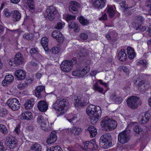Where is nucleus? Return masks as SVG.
<instances>
[{
    "instance_id": "obj_1",
    "label": "nucleus",
    "mask_w": 151,
    "mask_h": 151,
    "mask_svg": "<svg viewBox=\"0 0 151 151\" xmlns=\"http://www.w3.org/2000/svg\"><path fill=\"white\" fill-rule=\"evenodd\" d=\"M68 104L67 100L62 98H59L52 104V108L60 112L59 115H62L66 111Z\"/></svg>"
},
{
    "instance_id": "obj_2",
    "label": "nucleus",
    "mask_w": 151,
    "mask_h": 151,
    "mask_svg": "<svg viewBox=\"0 0 151 151\" xmlns=\"http://www.w3.org/2000/svg\"><path fill=\"white\" fill-rule=\"evenodd\" d=\"M86 110L92 123H96L100 118V111L97 110L95 106L93 105H89L87 107Z\"/></svg>"
},
{
    "instance_id": "obj_3",
    "label": "nucleus",
    "mask_w": 151,
    "mask_h": 151,
    "mask_svg": "<svg viewBox=\"0 0 151 151\" xmlns=\"http://www.w3.org/2000/svg\"><path fill=\"white\" fill-rule=\"evenodd\" d=\"M90 66L86 64L77 67L72 71V74L74 76L83 78L90 72Z\"/></svg>"
},
{
    "instance_id": "obj_4",
    "label": "nucleus",
    "mask_w": 151,
    "mask_h": 151,
    "mask_svg": "<svg viewBox=\"0 0 151 151\" xmlns=\"http://www.w3.org/2000/svg\"><path fill=\"white\" fill-rule=\"evenodd\" d=\"M77 63V59L73 58L71 60H66L63 61L61 64V68L63 71L68 73L70 71L73 65Z\"/></svg>"
},
{
    "instance_id": "obj_5",
    "label": "nucleus",
    "mask_w": 151,
    "mask_h": 151,
    "mask_svg": "<svg viewBox=\"0 0 151 151\" xmlns=\"http://www.w3.org/2000/svg\"><path fill=\"white\" fill-rule=\"evenodd\" d=\"M110 134H105L101 136L100 139L99 146L101 148L107 149L112 145V142L110 141Z\"/></svg>"
},
{
    "instance_id": "obj_6",
    "label": "nucleus",
    "mask_w": 151,
    "mask_h": 151,
    "mask_svg": "<svg viewBox=\"0 0 151 151\" xmlns=\"http://www.w3.org/2000/svg\"><path fill=\"white\" fill-rule=\"evenodd\" d=\"M128 106L134 109L137 108L138 106L141 105L142 101L139 97L132 96L129 98L127 101Z\"/></svg>"
},
{
    "instance_id": "obj_7",
    "label": "nucleus",
    "mask_w": 151,
    "mask_h": 151,
    "mask_svg": "<svg viewBox=\"0 0 151 151\" xmlns=\"http://www.w3.org/2000/svg\"><path fill=\"white\" fill-rule=\"evenodd\" d=\"M6 104L13 111L17 110L20 106L19 101L15 98L9 99L7 101Z\"/></svg>"
},
{
    "instance_id": "obj_8",
    "label": "nucleus",
    "mask_w": 151,
    "mask_h": 151,
    "mask_svg": "<svg viewBox=\"0 0 151 151\" xmlns=\"http://www.w3.org/2000/svg\"><path fill=\"white\" fill-rule=\"evenodd\" d=\"M89 102V97L87 95L82 98L78 97L74 103L75 106L76 107H78L80 105L81 106H84L87 104Z\"/></svg>"
},
{
    "instance_id": "obj_9",
    "label": "nucleus",
    "mask_w": 151,
    "mask_h": 151,
    "mask_svg": "<svg viewBox=\"0 0 151 151\" xmlns=\"http://www.w3.org/2000/svg\"><path fill=\"white\" fill-rule=\"evenodd\" d=\"M129 136L127 134L125 131H123L119 133L118 137V141L122 144L127 142L129 140Z\"/></svg>"
},
{
    "instance_id": "obj_10",
    "label": "nucleus",
    "mask_w": 151,
    "mask_h": 151,
    "mask_svg": "<svg viewBox=\"0 0 151 151\" xmlns=\"http://www.w3.org/2000/svg\"><path fill=\"white\" fill-rule=\"evenodd\" d=\"M46 12L49 19L52 21L55 18V14L57 13V10L54 6H51L46 9Z\"/></svg>"
},
{
    "instance_id": "obj_11",
    "label": "nucleus",
    "mask_w": 151,
    "mask_h": 151,
    "mask_svg": "<svg viewBox=\"0 0 151 151\" xmlns=\"http://www.w3.org/2000/svg\"><path fill=\"white\" fill-rule=\"evenodd\" d=\"M80 6V4L77 2L75 1H71L70 2L69 10L73 14H77L78 12V9Z\"/></svg>"
},
{
    "instance_id": "obj_12",
    "label": "nucleus",
    "mask_w": 151,
    "mask_h": 151,
    "mask_svg": "<svg viewBox=\"0 0 151 151\" xmlns=\"http://www.w3.org/2000/svg\"><path fill=\"white\" fill-rule=\"evenodd\" d=\"M52 36L53 38H55L59 43L62 42L63 41V37L62 35L58 31H53L52 33Z\"/></svg>"
},
{
    "instance_id": "obj_13",
    "label": "nucleus",
    "mask_w": 151,
    "mask_h": 151,
    "mask_svg": "<svg viewBox=\"0 0 151 151\" xmlns=\"http://www.w3.org/2000/svg\"><path fill=\"white\" fill-rule=\"evenodd\" d=\"M106 0H93L92 2L94 6L99 9H101L105 5Z\"/></svg>"
},
{
    "instance_id": "obj_14",
    "label": "nucleus",
    "mask_w": 151,
    "mask_h": 151,
    "mask_svg": "<svg viewBox=\"0 0 151 151\" xmlns=\"http://www.w3.org/2000/svg\"><path fill=\"white\" fill-rule=\"evenodd\" d=\"M12 61H15L17 65L21 64L24 62V59L22 55L19 52L17 53L14 58L12 59Z\"/></svg>"
},
{
    "instance_id": "obj_15",
    "label": "nucleus",
    "mask_w": 151,
    "mask_h": 151,
    "mask_svg": "<svg viewBox=\"0 0 151 151\" xmlns=\"http://www.w3.org/2000/svg\"><path fill=\"white\" fill-rule=\"evenodd\" d=\"M39 110L41 111H45L48 109V105L44 101H40L37 104Z\"/></svg>"
},
{
    "instance_id": "obj_16",
    "label": "nucleus",
    "mask_w": 151,
    "mask_h": 151,
    "mask_svg": "<svg viewBox=\"0 0 151 151\" xmlns=\"http://www.w3.org/2000/svg\"><path fill=\"white\" fill-rule=\"evenodd\" d=\"M15 75L18 79L22 80L24 79L26 77V74L23 70L19 69L15 72Z\"/></svg>"
},
{
    "instance_id": "obj_17",
    "label": "nucleus",
    "mask_w": 151,
    "mask_h": 151,
    "mask_svg": "<svg viewBox=\"0 0 151 151\" xmlns=\"http://www.w3.org/2000/svg\"><path fill=\"white\" fill-rule=\"evenodd\" d=\"M17 143L16 139L13 138H9L6 144L10 149H13L16 147Z\"/></svg>"
},
{
    "instance_id": "obj_18",
    "label": "nucleus",
    "mask_w": 151,
    "mask_h": 151,
    "mask_svg": "<svg viewBox=\"0 0 151 151\" xmlns=\"http://www.w3.org/2000/svg\"><path fill=\"white\" fill-rule=\"evenodd\" d=\"M150 117V115L148 112L145 113L142 116L141 119L139 120V122L141 124H145L149 121Z\"/></svg>"
},
{
    "instance_id": "obj_19",
    "label": "nucleus",
    "mask_w": 151,
    "mask_h": 151,
    "mask_svg": "<svg viewBox=\"0 0 151 151\" xmlns=\"http://www.w3.org/2000/svg\"><path fill=\"white\" fill-rule=\"evenodd\" d=\"M118 59L121 61H124L127 59V55L125 52V50L124 49H122L119 52L118 55Z\"/></svg>"
},
{
    "instance_id": "obj_20",
    "label": "nucleus",
    "mask_w": 151,
    "mask_h": 151,
    "mask_svg": "<svg viewBox=\"0 0 151 151\" xmlns=\"http://www.w3.org/2000/svg\"><path fill=\"white\" fill-rule=\"evenodd\" d=\"M55 134V132H51L50 137L48 138L46 141L47 143L48 144H51L56 141L57 137Z\"/></svg>"
},
{
    "instance_id": "obj_21",
    "label": "nucleus",
    "mask_w": 151,
    "mask_h": 151,
    "mask_svg": "<svg viewBox=\"0 0 151 151\" xmlns=\"http://www.w3.org/2000/svg\"><path fill=\"white\" fill-rule=\"evenodd\" d=\"M134 83L136 85L140 87L142 91H144L146 89L145 87V84L140 78L137 79Z\"/></svg>"
},
{
    "instance_id": "obj_22",
    "label": "nucleus",
    "mask_w": 151,
    "mask_h": 151,
    "mask_svg": "<svg viewBox=\"0 0 151 151\" xmlns=\"http://www.w3.org/2000/svg\"><path fill=\"white\" fill-rule=\"evenodd\" d=\"M111 118L108 117H104L101 122V125L102 127L107 128L109 123L111 122Z\"/></svg>"
},
{
    "instance_id": "obj_23",
    "label": "nucleus",
    "mask_w": 151,
    "mask_h": 151,
    "mask_svg": "<svg viewBox=\"0 0 151 151\" xmlns=\"http://www.w3.org/2000/svg\"><path fill=\"white\" fill-rule=\"evenodd\" d=\"M41 42L43 47L46 51L48 50L49 49L48 47V40L46 37H42L41 40Z\"/></svg>"
},
{
    "instance_id": "obj_24",
    "label": "nucleus",
    "mask_w": 151,
    "mask_h": 151,
    "mask_svg": "<svg viewBox=\"0 0 151 151\" xmlns=\"http://www.w3.org/2000/svg\"><path fill=\"white\" fill-rule=\"evenodd\" d=\"M45 87L43 86H38L35 91V93L36 96L39 98H41V93L43 91L45 90Z\"/></svg>"
},
{
    "instance_id": "obj_25",
    "label": "nucleus",
    "mask_w": 151,
    "mask_h": 151,
    "mask_svg": "<svg viewBox=\"0 0 151 151\" xmlns=\"http://www.w3.org/2000/svg\"><path fill=\"white\" fill-rule=\"evenodd\" d=\"M12 18L14 22L19 21L21 17V14L17 10H14L12 14Z\"/></svg>"
},
{
    "instance_id": "obj_26",
    "label": "nucleus",
    "mask_w": 151,
    "mask_h": 151,
    "mask_svg": "<svg viewBox=\"0 0 151 151\" xmlns=\"http://www.w3.org/2000/svg\"><path fill=\"white\" fill-rule=\"evenodd\" d=\"M21 117L23 119L27 120H30L32 117V114L30 111H27L25 113H22V114Z\"/></svg>"
},
{
    "instance_id": "obj_27",
    "label": "nucleus",
    "mask_w": 151,
    "mask_h": 151,
    "mask_svg": "<svg viewBox=\"0 0 151 151\" xmlns=\"http://www.w3.org/2000/svg\"><path fill=\"white\" fill-rule=\"evenodd\" d=\"M127 50L129 58L130 59H133L135 55L134 49L130 47H128Z\"/></svg>"
},
{
    "instance_id": "obj_28",
    "label": "nucleus",
    "mask_w": 151,
    "mask_h": 151,
    "mask_svg": "<svg viewBox=\"0 0 151 151\" xmlns=\"http://www.w3.org/2000/svg\"><path fill=\"white\" fill-rule=\"evenodd\" d=\"M88 130L90 134V136L91 137H94L97 134V130L93 126L89 127L88 128Z\"/></svg>"
},
{
    "instance_id": "obj_29",
    "label": "nucleus",
    "mask_w": 151,
    "mask_h": 151,
    "mask_svg": "<svg viewBox=\"0 0 151 151\" xmlns=\"http://www.w3.org/2000/svg\"><path fill=\"white\" fill-rule=\"evenodd\" d=\"M34 103L33 99L28 100L24 104L25 109L27 110L30 109L33 106Z\"/></svg>"
},
{
    "instance_id": "obj_30",
    "label": "nucleus",
    "mask_w": 151,
    "mask_h": 151,
    "mask_svg": "<svg viewBox=\"0 0 151 151\" xmlns=\"http://www.w3.org/2000/svg\"><path fill=\"white\" fill-rule=\"evenodd\" d=\"M30 148V151H41L42 147L39 144L36 143L32 145Z\"/></svg>"
},
{
    "instance_id": "obj_31",
    "label": "nucleus",
    "mask_w": 151,
    "mask_h": 151,
    "mask_svg": "<svg viewBox=\"0 0 151 151\" xmlns=\"http://www.w3.org/2000/svg\"><path fill=\"white\" fill-rule=\"evenodd\" d=\"M111 122L109 123V125L107 128L109 130H112L115 129L116 127L117 124L116 122L114 120L111 119Z\"/></svg>"
},
{
    "instance_id": "obj_32",
    "label": "nucleus",
    "mask_w": 151,
    "mask_h": 151,
    "mask_svg": "<svg viewBox=\"0 0 151 151\" xmlns=\"http://www.w3.org/2000/svg\"><path fill=\"white\" fill-rule=\"evenodd\" d=\"M0 132L4 134H7L8 132L6 127L2 124H0Z\"/></svg>"
},
{
    "instance_id": "obj_33",
    "label": "nucleus",
    "mask_w": 151,
    "mask_h": 151,
    "mask_svg": "<svg viewBox=\"0 0 151 151\" xmlns=\"http://www.w3.org/2000/svg\"><path fill=\"white\" fill-rule=\"evenodd\" d=\"M27 3L29 8V10L32 12H34V5L33 1L32 0H27Z\"/></svg>"
},
{
    "instance_id": "obj_34",
    "label": "nucleus",
    "mask_w": 151,
    "mask_h": 151,
    "mask_svg": "<svg viewBox=\"0 0 151 151\" xmlns=\"http://www.w3.org/2000/svg\"><path fill=\"white\" fill-rule=\"evenodd\" d=\"M78 19L80 23L83 25H86L88 23L89 21L82 16H80Z\"/></svg>"
},
{
    "instance_id": "obj_35",
    "label": "nucleus",
    "mask_w": 151,
    "mask_h": 151,
    "mask_svg": "<svg viewBox=\"0 0 151 151\" xmlns=\"http://www.w3.org/2000/svg\"><path fill=\"white\" fill-rule=\"evenodd\" d=\"M8 113L7 110L5 108H2L0 109V117H4L6 116Z\"/></svg>"
},
{
    "instance_id": "obj_36",
    "label": "nucleus",
    "mask_w": 151,
    "mask_h": 151,
    "mask_svg": "<svg viewBox=\"0 0 151 151\" xmlns=\"http://www.w3.org/2000/svg\"><path fill=\"white\" fill-rule=\"evenodd\" d=\"M107 10L109 17L110 18L113 17L115 14V12L113 10L112 7L110 6L108 7Z\"/></svg>"
},
{
    "instance_id": "obj_37",
    "label": "nucleus",
    "mask_w": 151,
    "mask_h": 151,
    "mask_svg": "<svg viewBox=\"0 0 151 151\" xmlns=\"http://www.w3.org/2000/svg\"><path fill=\"white\" fill-rule=\"evenodd\" d=\"M73 133L75 135L79 134L82 131L81 128L75 127H73Z\"/></svg>"
},
{
    "instance_id": "obj_38",
    "label": "nucleus",
    "mask_w": 151,
    "mask_h": 151,
    "mask_svg": "<svg viewBox=\"0 0 151 151\" xmlns=\"http://www.w3.org/2000/svg\"><path fill=\"white\" fill-rule=\"evenodd\" d=\"M93 89L95 90L98 91L100 92H102L103 91V88L99 86L97 83L94 84Z\"/></svg>"
},
{
    "instance_id": "obj_39",
    "label": "nucleus",
    "mask_w": 151,
    "mask_h": 151,
    "mask_svg": "<svg viewBox=\"0 0 151 151\" xmlns=\"http://www.w3.org/2000/svg\"><path fill=\"white\" fill-rule=\"evenodd\" d=\"M5 80L6 82H8V83L14 80V77L11 75H9L6 76L5 77Z\"/></svg>"
},
{
    "instance_id": "obj_40",
    "label": "nucleus",
    "mask_w": 151,
    "mask_h": 151,
    "mask_svg": "<svg viewBox=\"0 0 151 151\" xmlns=\"http://www.w3.org/2000/svg\"><path fill=\"white\" fill-rule=\"evenodd\" d=\"M42 122L41 124V128L42 130L46 131L48 129V125L47 124V121L46 122Z\"/></svg>"
},
{
    "instance_id": "obj_41",
    "label": "nucleus",
    "mask_w": 151,
    "mask_h": 151,
    "mask_svg": "<svg viewBox=\"0 0 151 151\" xmlns=\"http://www.w3.org/2000/svg\"><path fill=\"white\" fill-rule=\"evenodd\" d=\"M4 14L6 17H10L11 13H12V12H10L7 9H5L4 11Z\"/></svg>"
},
{
    "instance_id": "obj_42",
    "label": "nucleus",
    "mask_w": 151,
    "mask_h": 151,
    "mask_svg": "<svg viewBox=\"0 0 151 151\" xmlns=\"http://www.w3.org/2000/svg\"><path fill=\"white\" fill-rule=\"evenodd\" d=\"M60 50V47H54L52 49V52L54 54H57L58 53Z\"/></svg>"
},
{
    "instance_id": "obj_43",
    "label": "nucleus",
    "mask_w": 151,
    "mask_h": 151,
    "mask_svg": "<svg viewBox=\"0 0 151 151\" xmlns=\"http://www.w3.org/2000/svg\"><path fill=\"white\" fill-rule=\"evenodd\" d=\"M77 24L75 22H69L68 24V27L70 29H74L77 27Z\"/></svg>"
},
{
    "instance_id": "obj_44",
    "label": "nucleus",
    "mask_w": 151,
    "mask_h": 151,
    "mask_svg": "<svg viewBox=\"0 0 151 151\" xmlns=\"http://www.w3.org/2000/svg\"><path fill=\"white\" fill-rule=\"evenodd\" d=\"M27 84L28 83L26 82L23 83H20L18 85L17 88L20 89H22L28 86Z\"/></svg>"
},
{
    "instance_id": "obj_45",
    "label": "nucleus",
    "mask_w": 151,
    "mask_h": 151,
    "mask_svg": "<svg viewBox=\"0 0 151 151\" xmlns=\"http://www.w3.org/2000/svg\"><path fill=\"white\" fill-rule=\"evenodd\" d=\"M147 64V62L145 60H140L137 63V64L138 65H142L144 67L146 66Z\"/></svg>"
},
{
    "instance_id": "obj_46",
    "label": "nucleus",
    "mask_w": 151,
    "mask_h": 151,
    "mask_svg": "<svg viewBox=\"0 0 151 151\" xmlns=\"http://www.w3.org/2000/svg\"><path fill=\"white\" fill-rule=\"evenodd\" d=\"M134 130L137 134H139L140 132L142 131V129L139 128V126L138 125L135 126L134 128Z\"/></svg>"
},
{
    "instance_id": "obj_47",
    "label": "nucleus",
    "mask_w": 151,
    "mask_h": 151,
    "mask_svg": "<svg viewBox=\"0 0 151 151\" xmlns=\"http://www.w3.org/2000/svg\"><path fill=\"white\" fill-rule=\"evenodd\" d=\"M146 29V28L145 27L141 25L138 26L135 28V29L136 30H137L139 29L140 31L141 32L144 31Z\"/></svg>"
},
{
    "instance_id": "obj_48",
    "label": "nucleus",
    "mask_w": 151,
    "mask_h": 151,
    "mask_svg": "<svg viewBox=\"0 0 151 151\" xmlns=\"http://www.w3.org/2000/svg\"><path fill=\"white\" fill-rule=\"evenodd\" d=\"M123 100L122 98L120 96L116 97L114 102L117 104L121 103Z\"/></svg>"
},
{
    "instance_id": "obj_49",
    "label": "nucleus",
    "mask_w": 151,
    "mask_h": 151,
    "mask_svg": "<svg viewBox=\"0 0 151 151\" xmlns=\"http://www.w3.org/2000/svg\"><path fill=\"white\" fill-rule=\"evenodd\" d=\"M80 37L83 40H86L88 38L87 34L84 33H82L80 34Z\"/></svg>"
},
{
    "instance_id": "obj_50",
    "label": "nucleus",
    "mask_w": 151,
    "mask_h": 151,
    "mask_svg": "<svg viewBox=\"0 0 151 151\" xmlns=\"http://www.w3.org/2000/svg\"><path fill=\"white\" fill-rule=\"evenodd\" d=\"M46 122L43 119V117L42 115H39L37 118V122L41 123L42 122Z\"/></svg>"
},
{
    "instance_id": "obj_51",
    "label": "nucleus",
    "mask_w": 151,
    "mask_h": 151,
    "mask_svg": "<svg viewBox=\"0 0 151 151\" xmlns=\"http://www.w3.org/2000/svg\"><path fill=\"white\" fill-rule=\"evenodd\" d=\"M37 49L33 48L31 49L30 51V53L32 55L33 54H37L38 53Z\"/></svg>"
},
{
    "instance_id": "obj_52",
    "label": "nucleus",
    "mask_w": 151,
    "mask_h": 151,
    "mask_svg": "<svg viewBox=\"0 0 151 151\" xmlns=\"http://www.w3.org/2000/svg\"><path fill=\"white\" fill-rule=\"evenodd\" d=\"M12 59L11 60L10 62H9V65L11 66V68H14V67L15 66H16L17 65V63L15 62V61H12Z\"/></svg>"
},
{
    "instance_id": "obj_53",
    "label": "nucleus",
    "mask_w": 151,
    "mask_h": 151,
    "mask_svg": "<svg viewBox=\"0 0 151 151\" xmlns=\"http://www.w3.org/2000/svg\"><path fill=\"white\" fill-rule=\"evenodd\" d=\"M120 6L121 8H124L125 9H127L128 8V5L127 4H125V2L124 1H122V2L120 3Z\"/></svg>"
},
{
    "instance_id": "obj_54",
    "label": "nucleus",
    "mask_w": 151,
    "mask_h": 151,
    "mask_svg": "<svg viewBox=\"0 0 151 151\" xmlns=\"http://www.w3.org/2000/svg\"><path fill=\"white\" fill-rule=\"evenodd\" d=\"M116 96L115 93H113L110 96V99L113 102H115Z\"/></svg>"
},
{
    "instance_id": "obj_55",
    "label": "nucleus",
    "mask_w": 151,
    "mask_h": 151,
    "mask_svg": "<svg viewBox=\"0 0 151 151\" xmlns=\"http://www.w3.org/2000/svg\"><path fill=\"white\" fill-rule=\"evenodd\" d=\"M75 19V17L74 16H72L70 15H68L66 17V20L68 21L73 19Z\"/></svg>"
},
{
    "instance_id": "obj_56",
    "label": "nucleus",
    "mask_w": 151,
    "mask_h": 151,
    "mask_svg": "<svg viewBox=\"0 0 151 151\" xmlns=\"http://www.w3.org/2000/svg\"><path fill=\"white\" fill-rule=\"evenodd\" d=\"M145 6L148 8H151V1L150 0H146V1Z\"/></svg>"
},
{
    "instance_id": "obj_57",
    "label": "nucleus",
    "mask_w": 151,
    "mask_h": 151,
    "mask_svg": "<svg viewBox=\"0 0 151 151\" xmlns=\"http://www.w3.org/2000/svg\"><path fill=\"white\" fill-rule=\"evenodd\" d=\"M53 150L54 151H63L62 149L58 146H53Z\"/></svg>"
},
{
    "instance_id": "obj_58",
    "label": "nucleus",
    "mask_w": 151,
    "mask_h": 151,
    "mask_svg": "<svg viewBox=\"0 0 151 151\" xmlns=\"http://www.w3.org/2000/svg\"><path fill=\"white\" fill-rule=\"evenodd\" d=\"M73 127L72 128H68L66 129V132L69 135H71L73 133Z\"/></svg>"
},
{
    "instance_id": "obj_59",
    "label": "nucleus",
    "mask_w": 151,
    "mask_h": 151,
    "mask_svg": "<svg viewBox=\"0 0 151 151\" xmlns=\"http://www.w3.org/2000/svg\"><path fill=\"white\" fill-rule=\"evenodd\" d=\"M63 26L62 23L61 22H59L57 24L56 28V29H59L62 28Z\"/></svg>"
},
{
    "instance_id": "obj_60",
    "label": "nucleus",
    "mask_w": 151,
    "mask_h": 151,
    "mask_svg": "<svg viewBox=\"0 0 151 151\" xmlns=\"http://www.w3.org/2000/svg\"><path fill=\"white\" fill-rule=\"evenodd\" d=\"M68 120L71 123L73 122L76 121H77L78 120V119L76 117H74L71 119H68Z\"/></svg>"
},
{
    "instance_id": "obj_61",
    "label": "nucleus",
    "mask_w": 151,
    "mask_h": 151,
    "mask_svg": "<svg viewBox=\"0 0 151 151\" xmlns=\"http://www.w3.org/2000/svg\"><path fill=\"white\" fill-rule=\"evenodd\" d=\"M99 72L97 70H94L92 71H91V72L90 73V74L91 76H95L97 73H99Z\"/></svg>"
},
{
    "instance_id": "obj_62",
    "label": "nucleus",
    "mask_w": 151,
    "mask_h": 151,
    "mask_svg": "<svg viewBox=\"0 0 151 151\" xmlns=\"http://www.w3.org/2000/svg\"><path fill=\"white\" fill-rule=\"evenodd\" d=\"M122 70L126 73H128L129 72V70L128 68L126 66H123L122 67Z\"/></svg>"
},
{
    "instance_id": "obj_63",
    "label": "nucleus",
    "mask_w": 151,
    "mask_h": 151,
    "mask_svg": "<svg viewBox=\"0 0 151 151\" xmlns=\"http://www.w3.org/2000/svg\"><path fill=\"white\" fill-rule=\"evenodd\" d=\"M137 20L142 22L144 21V19L141 16H138L137 17Z\"/></svg>"
},
{
    "instance_id": "obj_64",
    "label": "nucleus",
    "mask_w": 151,
    "mask_h": 151,
    "mask_svg": "<svg viewBox=\"0 0 151 151\" xmlns=\"http://www.w3.org/2000/svg\"><path fill=\"white\" fill-rule=\"evenodd\" d=\"M38 62L36 61L35 60H33L31 62V64L33 66H36L37 65Z\"/></svg>"
}]
</instances>
